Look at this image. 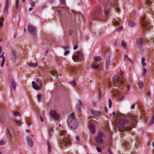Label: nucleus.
<instances>
[{
    "label": "nucleus",
    "instance_id": "obj_6",
    "mask_svg": "<svg viewBox=\"0 0 154 154\" xmlns=\"http://www.w3.org/2000/svg\"><path fill=\"white\" fill-rule=\"evenodd\" d=\"M141 22L144 28L149 29H151L152 28L153 26H151L149 22L146 21V18L143 17L141 20Z\"/></svg>",
    "mask_w": 154,
    "mask_h": 154
},
{
    "label": "nucleus",
    "instance_id": "obj_56",
    "mask_svg": "<svg viewBox=\"0 0 154 154\" xmlns=\"http://www.w3.org/2000/svg\"><path fill=\"white\" fill-rule=\"evenodd\" d=\"M4 52H2V54L0 56V57L1 58H3V59L4 58H5V57H4Z\"/></svg>",
    "mask_w": 154,
    "mask_h": 154
},
{
    "label": "nucleus",
    "instance_id": "obj_39",
    "mask_svg": "<svg viewBox=\"0 0 154 154\" xmlns=\"http://www.w3.org/2000/svg\"><path fill=\"white\" fill-rule=\"evenodd\" d=\"M124 57L125 58H126L128 61H129L130 62H131V60L128 57L127 55H124Z\"/></svg>",
    "mask_w": 154,
    "mask_h": 154
},
{
    "label": "nucleus",
    "instance_id": "obj_21",
    "mask_svg": "<svg viewBox=\"0 0 154 154\" xmlns=\"http://www.w3.org/2000/svg\"><path fill=\"white\" fill-rule=\"evenodd\" d=\"M27 141L28 145L32 147L33 146V142L32 139H30L29 137H28L27 139Z\"/></svg>",
    "mask_w": 154,
    "mask_h": 154
},
{
    "label": "nucleus",
    "instance_id": "obj_33",
    "mask_svg": "<svg viewBox=\"0 0 154 154\" xmlns=\"http://www.w3.org/2000/svg\"><path fill=\"white\" fill-rule=\"evenodd\" d=\"M123 146L127 147L128 149L130 147V145L128 143L125 142L123 144Z\"/></svg>",
    "mask_w": 154,
    "mask_h": 154
},
{
    "label": "nucleus",
    "instance_id": "obj_51",
    "mask_svg": "<svg viewBox=\"0 0 154 154\" xmlns=\"http://www.w3.org/2000/svg\"><path fill=\"white\" fill-rule=\"evenodd\" d=\"M5 142L4 140H2L0 142V145H3L5 143Z\"/></svg>",
    "mask_w": 154,
    "mask_h": 154
},
{
    "label": "nucleus",
    "instance_id": "obj_52",
    "mask_svg": "<svg viewBox=\"0 0 154 154\" xmlns=\"http://www.w3.org/2000/svg\"><path fill=\"white\" fill-rule=\"evenodd\" d=\"M130 85L129 84H128L127 85V91H129V90H130Z\"/></svg>",
    "mask_w": 154,
    "mask_h": 154
},
{
    "label": "nucleus",
    "instance_id": "obj_32",
    "mask_svg": "<svg viewBox=\"0 0 154 154\" xmlns=\"http://www.w3.org/2000/svg\"><path fill=\"white\" fill-rule=\"evenodd\" d=\"M37 100L38 102H40L41 100L42 96L40 94H38L37 96Z\"/></svg>",
    "mask_w": 154,
    "mask_h": 154
},
{
    "label": "nucleus",
    "instance_id": "obj_17",
    "mask_svg": "<svg viewBox=\"0 0 154 154\" xmlns=\"http://www.w3.org/2000/svg\"><path fill=\"white\" fill-rule=\"evenodd\" d=\"M32 87L33 89L36 90L40 89L39 87L37 86L35 82L32 81Z\"/></svg>",
    "mask_w": 154,
    "mask_h": 154
},
{
    "label": "nucleus",
    "instance_id": "obj_55",
    "mask_svg": "<svg viewBox=\"0 0 154 154\" xmlns=\"http://www.w3.org/2000/svg\"><path fill=\"white\" fill-rule=\"evenodd\" d=\"M49 149V153H50L51 152V146H50V145H49V149Z\"/></svg>",
    "mask_w": 154,
    "mask_h": 154
},
{
    "label": "nucleus",
    "instance_id": "obj_44",
    "mask_svg": "<svg viewBox=\"0 0 154 154\" xmlns=\"http://www.w3.org/2000/svg\"><path fill=\"white\" fill-rule=\"evenodd\" d=\"M19 0H16V8L17 9L19 8Z\"/></svg>",
    "mask_w": 154,
    "mask_h": 154
},
{
    "label": "nucleus",
    "instance_id": "obj_31",
    "mask_svg": "<svg viewBox=\"0 0 154 154\" xmlns=\"http://www.w3.org/2000/svg\"><path fill=\"white\" fill-rule=\"evenodd\" d=\"M154 123V116H153L151 120L149 122V125H152L153 123Z\"/></svg>",
    "mask_w": 154,
    "mask_h": 154
},
{
    "label": "nucleus",
    "instance_id": "obj_13",
    "mask_svg": "<svg viewBox=\"0 0 154 154\" xmlns=\"http://www.w3.org/2000/svg\"><path fill=\"white\" fill-rule=\"evenodd\" d=\"M28 30L29 32L31 34H34L36 32V29L33 26L29 25L28 26Z\"/></svg>",
    "mask_w": 154,
    "mask_h": 154
},
{
    "label": "nucleus",
    "instance_id": "obj_45",
    "mask_svg": "<svg viewBox=\"0 0 154 154\" xmlns=\"http://www.w3.org/2000/svg\"><path fill=\"white\" fill-rule=\"evenodd\" d=\"M71 83L72 86H76V82L74 80L72 81Z\"/></svg>",
    "mask_w": 154,
    "mask_h": 154
},
{
    "label": "nucleus",
    "instance_id": "obj_24",
    "mask_svg": "<svg viewBox=\"0 0 154 154\" xmlns=\"http://www.w3.org/2000/svg\"><path fill=\"white\" fill-rule=\"evenodd\" d=\"M100 14H97V13H95L93 14L94 17L92 20L94 19H100Z\"/></svg>",
    "mask_w": 154,
    "mask_h": 154
},
{
    "label": "nucleus",
    "instance_id": "obj_12",
    "mask_svg": "<svg viewBox=\"0 0 154 154\" xmlns=\"http://www.w3.org/2000/svg\"><path fill=\"white\" fill-rule=\"evenodd\" d=\"M76 69H78V71L79 70V69H78L77 67H76L72 66H70L69 67V70L70 71V72L71 74H76V73L78 72V71L77 72L76 71Z\"/></svg>",
    "mask_w": 154,
    "mask_h": 154
},
{
    "label": "nucleus",
    "instance_id": "obj_11",
    "mask_svg": "<svg viewBox=\"0 0 154 154\" xmlns=\"http://www.w3.org/2000/svg\"><path fill=\"white\" fill-rule=\"evenodd\" d=\"M68 125L72 129H76L78 127V123L77 121L72 122H69Z\"/></svg>",
    "mask_w": 154,
    "mask_h": 154
},
{
    "label": "nucleus",
    "instance_id": "obj_64",
    "mask_svg": "<svg viewBox=\"0 0 154 154\" xmlns=\"http://www.w3.org/2000/svg\"><path fill=\"white\" fill-rule=\"evenodd\" d=\"M78 48V46L77 45H75L74 48V50Z\"/></svg>",
    "mask_w": 154,
    "mask_h": 154
},
{
    "label": "nucleus",
    "instance_id": "obj_14",
    "mask_svg": "<svg viewBox=\"0 0 154 154\" xmlns=\"http://www.w3.org/2000/svg\"><path fill=\"white\" fill-rule=\"evenodd\" d=\"M11 90L12 92L13 91H15L17 85L13 79H11Z\"/></svg>",
    "mask_w": 154,
    "mask_h": 154
},
{
    "label": "nucleus",
    "instance_id": "obj_23",
    "mask_svg": "<svg viewBox=\"0 0 154 154\" xmlns=\"http://www.w3.org/2000/svg\"><path fill=\"white\" fill-rule=\"evenodd\" d=\"M82 104V102L80 100H79L77 104L76 105V107L77 109L79 111H81V107Z\"/></svg>",
    "mask_w": 154,
    "mask_h": 154
},
{
    "label": "nucleus",
    "instance_id": "obj_4",
    "mask_svg": "<svg viewBox=\"0 0 154 154\" xmlns=\"http://www.w3.org/2000/svg\"><path fill=\"white\" fill-rule=\"evenodd\" d=\"M60 75V74H58L56 71H55V69L53 68L52 67L51 68H49V79H52V77L53 76H54V80L56 81H58V78L59 76Z\"/></svg>",
    "mask_w": 154,
    "mask_h": 154
},
{
    "label": "nucleus",
    "instance_id": "obj_25",
    "mask_svg": "<svg viewBox=\"0 0 154 154\" xmlns=\"http://www.w3.org/2000/svg\"><path fill=\"white\" fill-rule=\"evenodd\" d=\"M91 68L94 69H98L100 68V66L98 65L94 64L91 66Z\"/></svg>",
    "mask_w": 154,
    "mask_h": 154
},
{
    "label": "nucleus",
    "instance_id": "obj_8",
    "mask_svg": "<svg viewBox=\"0 0 154 154\" xmlns=\"http://www.w3.org/2000/svg\"><path fill=\"white\" fill-rule=\"evenodd\" d=\"M103 133L100 132H98L97 136L96 137L95 140L97 142L99 143L102 144L103 143Z\"/></svg>",
    "mask_w": 154,
    "mask_h": 154
},
{
    "label": "nucleus",
    "instance_id": "obj_36",
    "mask_svg": "<svg viewBox=\"0 0 154 154\" xmlns=\"http://www.w3.org/2000/svg\"><path fill=\"white\" fill-rule=\"evenodd\" d=\"M145 59L144 57H142L141 58L142 64L143 66H145L146 65V63L145 62Z\"/></svg>",
    "mask_w": 154,
    "mask_h": 154
},
{
    "label": "nucleus",
    "instance_id": "obj_29",
    "mask_svg": "<svg viewBox=\"0 0 154 154\" xmlns=\"http://www.w3.org/2000/svg\"><path fill=\"white\" fill-rule=\"evenodd\" d=\"M135 25V23L133 21H130L128 23V25L129 26H131V27L134 26Z\"/></svg>",
    "mask_w": 154,
    "mask_h": 154
},
{
    "label": "nucleus",
    "instance_id": "obj_57",
    "mask_svg": "<svg viewBox=\"0 0 154 154\" xmlns=\"http://www.w3.org/2000/svg\"><path fill=\"white\" fill-rule=\"evenodd\" d=\"M135 107V105L134 104H133L132 105H131V109H134V108Z\"/></svg>",
    "mask_w": 154,
    "mask_h": 154
},
{
    "label": "nucleus",
    "instance_id": "obj_53",
    "mask_svg": "<svg viewBox=\"0 0 154 154\" xmlns=\"http://www.w3.org/2000/svg\"><path fill=\"white\" fill-rule=\"evenodd\" d=\"M69 53V51H65L64 53V55L65 56L67 55Z\"/></svg>",
    "mask_w": 154,
    "mask_h": 154
},
{
    "label": "nucleus",
    "instance_id": "obj_2",
    "mask_svg": "<svg viewBox=\"0 0 154 154\" xmlns=\"http://www.w3.org/2000/svg\"><path fill=\"white\" fill-rule=\"evenodd\" d=\"M112 79L114 85L119 88V90L120 89L119 88L121 86L124 87L126 85L122 81H119V77L117 75L114 76Z\"/></svg>",
    "mask_w": 154,
    "mask_h": 154
},
{
    "label": "nucleus",
    "instance_id": "obj_34",
    "mask_svg": "<svg viewBox=\"0 0 154 154\" xmlns=\"http://www.w3.org/2000/svg\"><path fill=\"white\" fill-rule=\"evenodd\" d=\"M8 134H9V136L10 137H12L13 135V132L11 130H8Z\"/></svg>",
    "mask_w": 154,
    "mask_h": 154
},
{
    "label": "nucleus",
    "instance_id": "obj_26",
    "mask_svg": "<svg viewBox=\"0 0 154 154\" xmlns=\"http://www.w3.org/2000/svg\"><path fill=\"white\" fill-rule=\"evenodd\" d=\"M94 60H95V62L97 61H100L102 60V59L100 57L98 56L96 57H94Z\"/></svg>",
    "mask_w": 154,
    "mask_h": 154
},
{
    "label": "nucleus",
    "instance_id": "obj_40",
    "mask_svg": "<svg viewBox=\"0 0 154 154\" xmlns=\"http://www.w3.org/2000/svg\"><path fill=\"white\" fill-rule=\"evenodd\" d=\"M146 72V69L144 68L143 69L142 72V74H143V76H144L145 75Z\"/></svg>",
    "mask_w": 154,
    "mask_h": 154
},
{
    "label": "nucleus",
    "instance_id": "obj_9",
    "mask_svg": "<svg viewBox=\"0 0 154 154\" xmlns=\"http://www.w3.org/2000/svg\"><path fill=\"white\" fill-rule=\"evenodd\" d=\"M136 41L137 48L139 49L141 48L143 45V42L142 39L140 38H137Z\"/></svg>",
    "mask_w": 154,
    "mask_h": 154
},
{
    "label": "nucleus",
    "instance_id": "obj_59",
    "mask_svg": "<svg viewBox=\"0 0 154 154\" xmlns=\"http://www.w3.org/2000/svg\"><path fill=\"white\" fill-rule=\"evenodd\" d=\"M76 139L78 141H79L80 140V137L79 136H77L76 137Z\"/></svg>",
    "mask_w": 154,
    "mask_h": 154
},
{
    "label": "nucleus",
    "instance_id": "obj_10",
    "mask_svg": "<svg viewBox=\"0 0 154 154\" xmlns=\"http://www.w3.org/2000/svg\"><path fill=\"white\" fill-rule=\"evenodd\" d=\"M74 121H77L75 119L74 113H72L69 116V118L68 120V124H69L70 122Z\"/></svg>",
    "mask_w": 154,
    "mask_h": 154
},
{
    "label": "nucleus",
    "instance_id": "obj_7",
    "mask_svg": "<svg viewBox=\"0 0 154 154\" xmlns=\"http://www.w3.org/2000/svg\"><path fill=\"white\" fill-rule=\"evenodd\" d=\"M50 116L53 119L58 120L60 118V115L54 110H51L50 112Z\"/></svg>",
    "mask_w": 154,
    "mask_h": 154
},
{
    "label": "nucleus",
    "instance_id": "obj_27",
    "mask_svg": "<svg viewBox=\"0 0 154 154\" xmlns=\"http://www.w3.org/2000/svg\"><path fill=\"white\" fill-rule=\"evenodd\" d=\"M47 9V5H45L43 6L41 8L40 11L42 12H45Z\"/></svg>",
    "mask_w": 154,
    "mask_h": 154
},
{
    "label": "nucleus",
    "instance_id": "obj_50",
    "mask_svg": "<svg viewBox=\"0 0 154 154\" xmlns=\"http://www.w3.org/2000/svg\"><path fill=\"white\" fill-rule=\"evenodd\" d=\"M96 149L98 152H101V148L98 146H97L96 147Z\"/></svg>",
    "mask_w": 154,
    "mask_h": 154
},
{
    "label": "nucleus",
    "instance_id": "obj_47",
    "mask_svg": "<svg viewBox=\"0 0 154 154\" xmlns=\"http://www.w3.org/2000/svg\"><path fill=\"white\" fill-rule=\"evenodd\" d=\"M5 58H4L3 59H2V63L1 64V66L2 67H3L4 65L5 62Z\"/></svg>",
    "mask_w": 154,
    "mask_h": 154
},
{
    "label": "nucleus",
    "instance_id": "obj_62",
    "mask_svg": "<svg viewBox=\"0 0 154 154\" xmlns=\"http://www.w3.org/2000/svg\"><path fill=\"white\" fill-rule=\"evenodd\" d=\"M61 2L63 4H65V0H61Z\"/></svg>",
    "mask_w": 154,
    "mask_h": 154
},
{
    "label": "nucleus",
    "instance_id": "obj_3",
    "mask_svg": "<svg viewBox=\"0 0 154 154\" xmlns=\"http://www.w3.org/2000/svg\"><path fill=\"white\" fill-rule=\"evenodd\" d=\"M129 122L128 121L125 119H122L119 122V124L121 125L119 126V128H118L119 130H121L122 132L123 131H130L131 129V127L126 126H124L123 125L128 123Z\"/></svg>",
    "mask_w": 154,
    "mask_h": 154
},
{
    "label": "nucleus",
    "instance_id": "obj_30",
    "mask_svg": "<svg viewBox=\"0 0 154 154\" xmlns=\"http://www.w3.org/2000/svg\"><path fill=\"white\" fill-rule=\"evenodd\" d=\"M28 66L32 67H35L37 66V63H31L29 64H28Z\"/></svg>",
    "mask_w": 154,
    "mask_h": 154
},
{
    "label": "nucleus",
    "instance_id": "obj_49",
    "mask_svg": "<svg viewBox=\"0 0 154 154\" xmlns=\"http://www.w3.org/2000/svg\"><path fill=\"white\" fill-rule=\"evenodd\" d=\"M113 23L116 26H118L119 24V23L118 21H114Z\"/></svg>",
    "mask_w": 154,
    "mask_h": 154
},
{
    "label": "nucleus",
    "instance_id": "obj_63",
    "mask_svg": "<svg viewBox=\"0 0 154 154\" xmlns=\"http://www.w3.org/2000/svg\"><path fill=\"white\" fill-rule=\"evenodd\" d=\"M3 24L2 22H0V27H2L3 26Z\"/></svg>",
    "mask_w": 154,
    "mask_h": 154
},
{
    "label": "nucleus",
    "instance_id": "obj_54",
    "mask_svg": "<svg viewBox=\"0 0 154 154\" xmlns=\"http://www.w3.org/2000/svg\"><path fill=\"white\" fill-rule=\"evenodd\" d=\"M37 82L39 83H40L41 82V80L39 78H38L37 79Z\"/></svg>",
    "mask_w": 154,
    "mask_h": 154
},
{
    "label": "nucleus",
    "instance_id": "obj_35",
    "mask_svg": "<svg viewBox=\"0 0 154 154\" xmlns=\"http://www.w3.org/2000/svg\"><path fill=\"white\" fill-rule=\"evenodd\" d=\"M121 45L124 48H126V44L123 41H122L121 42Z\"/></svg>",
    "mask_w": 154,
    "mask_h": 154
},
{
    "label": "nucleus",
    "instance_id": "obj_37",
    "mask_svg": "<svg viewBox=\"0 0 154 154\" xmlns=\"http://www.w3.org/2000/svg\"><path fill=\"white\" fill-rule=\"evenodd\" d=\"M146 4L145 5L146 6V7H147L148 6H149L150 5L152 2L150 0H147L146 1Z\"/></svg>",
    "mask_w": 154,
    "mask_h": 154
},
{
    "label": "nucleus",
    "instance_id": "obj_41",
    "mask_svg": "<svg viewBox=\"0 0 154 154\" xmlns=\"http://www.w3.org/2000/svg\"><path fill=\"white\" fill-rule=\"evenodd\" d=\"M104 11L105 15L106 16L108 15V14L109 13V10H107L106 9H104Z\"/></svg>",
    "mask_w": 154,
    "mask_h": 154
},
{
    "label": "nucleus",
    "instance_id": "obj_61",
    "mask_svg": "<svg viewBox=\"0 0 154 154\" xmlns=\"http://www.w3.org/2000/svg\"><path fill=\"white\" fill-rule=\"evenodd\" d=\"M114 45L116 46L117 45V40L115 41L114 42Z\"/></svg>",
    "mask_w": 154,
    "mask_h": 154
},
{
    "label": "nucleus",
    "instance_id": "obj_38",
    "mask_svg": "<svg viewBox=\"0 0 154 154\" xmlns=\"http://www.w3.org/2000/svg\"><path fill=\"white\" fill-rule=\"evenodd\" d=\"M13 113L14 115L15 116H18L20 117L21 116L20 114L18 112L14 111V112Z\"/></svg>",
    "mask_w": 154,
    "mask_h": 154
},
{
    "label": "nucleus",
    "instance_id": "obj_46",
    "mask_svg": "<svg viewBox=\"0 0 154 154\" xmlns=\"http://www.w3.org/2000/svg\"><path fill=\"white\" fill-rule=\"evenodd\" d=\"M56 59V60L57 61V64L60 65L61 64V62L59 61V58L57 57Z\"/></svg>",
    "mask_w": 154,
    "mask_h": 154
},
{
    "label": "nucleus",
    "instance_id": "obj_20",
    "mask_svg": "<svg viewBox=\"0 0 154 154\" xmlns=\"http://www.w3.org/2000/svg\"><path fill=\"white\" fill-rule=\"evenodd\" d=\"M110 62V58L109 56H107L106 58V66L107 68L109 67Z\"/></svg>",
    "mask_w": 154,
    "mask_h": 154
},
{
    "label": "nucleus",
    "instance_id": "obj_43",
    "mask_svg": "<svg viewBox=\"0 0 154 154\" xmlns=\"http://www.w3.org/2000/svg\"><path fill=\"white\" fill-rule=\"evenodd\" d=\"M109 102V107L111 108V105L112 104V103L111 99H109L108 100Z\"/></svg>",
    "mask_w": 154,
    "mask_h": 154
},
{
    "label": "nucleus",
    "instance_id": "obj_15",
    "mask_svg": "<svg viewBox=\"0 0 154 154\" xmlns=\"http://www.w3.org/2000/svg\"><path fill=\"white\" fill-rule=\"evenodd\" d=\"M9 3V0H5V5L4 12L7 13L8 12V8Z\"/></svg>",
    "mask_w": 154,
    "mask_h": 154
},
{
    "label": "nucleus",
    "instance_id": "obj_16",
    "mask_svg": "<svg viewBox=\"0 0 154 154\" xmlns=\"http://www.w3.org/2000/svg\"><path fill=\"white\" fill-rule=\"evenodd\" d=\"M54 137V132L52 128H49V138L52 139Z\"/></svg>",
    "mask_w": 154,
    "mask_h": 154
},
{
    "label": "nucleus",
    "instance_id": "obj_19",
    "mask_svg": "<svg viewBox=\"0 0 154 154\" xmlns=\"http://www.w3.org/2000/svg\"><path fill=\"white\" fill-rule=\"evenodd\" d=\"M89 128L91 131L92 134L95 133V127L94 125L91 124H90L89 125Z\"/></svg>",
    "mask_w": 154,
    "mask_h": 154
},
{
    "label": "nucleus",
    "instance_id": "obj_28",
    "mask_svg": "<svg viewBox=\"0 0 154 154\" xmlns=\"http://www.w3.org/2000/svg\"><path fill=\"white\" fill-rule=\"evenodd\" d=\"M138 84L139 88L142 89L143 86V82L141 81H139L138 82Z\"/></svg>",
    "mask_w": 154,
    "mask_h": 154
},
{
    "label": "nucleus",
    "instance_id": "obj_22",
    "mask_svg": "<svg viewBox=\"0 0 154 154\" xmlns=\"http://www.w3.org/2000/svg\"><path fill=\"white\" fill-rule=\"evenodd\" d=\"M91 113L96 116H99L100 115V113L99 112L96 111L92 109L91 110Z\"/></svg>",
    "mask_w": 154,
    "mask_h": 154
},
{
    "label": "nucleus",
    "instance_id": "obj_5",
    "mask_svg": "<svg viewBox=\"0 0 154 154\" xmlns=\"http://www.w3.org/2000/svg\"><path fill=\"white\" fill-rule=\"evenodd\" d=\"M73 60L75 62H81L83 60V55L80 51H78L75 53L72 57Z\"/></svg>",
    "mask_w": 154,
    "mask_h": 154
},
{
    "label": "nucleus",
    "instance_id": "obj_60",
    "mask_svg": "<svg viewBox=\"0 0 154 154\" xmlns=\"http://www.w3.org/2000/svg\"><path fill=\"white\" fill-rule=\"evenodd\" d=\"M40 120L41 122H43V117H42V116H40Z\"/></svg>",
    "mask_w": 154,
    "mask_h": 154
},
{
    "label": "nucleus",
    "instance_id": "obj_18",
    "mask_svg": "<svg viewBox=\"0 0 154 154\" xmlns=\"http://www.w3.org/2000/svg\"><path fill=\"white\" fill-rule=\"evenodd\" d=\"M137 117L136 115H133L132 116L131 118V121H132V122L133 123L132 125L135 124L137 122Z\"/></svg>",
    "mask_w": 154,
    "mask_h": 154
},
{
    "label": "nucleus",
    "instance_id": "obj_58",
    "mask_svg": "<svg viewBox=\"0 0 154 154\" xmlns=\"http://www.w3.org/2000/svg\"><path fill=\"white\" fill-rule=\"evenodd\" d=\"M99 91V97L100 98L101 97V95L100 94V91L99 89H98V91Z\"/></svg>",
    "mask_w": 154,
    "mask_h": 154
},
{
    "label": "nucleus",
    "instance_id": "obj_48",
    "mask_svg": "<svg viewBox=\"0 0 154 154\" xmlns=\"http://www.w3.org/2000/svg\"><path fill=\"white\" fill-rule=\"evenodd\" d=\"M30 4L32 7H34L35 5V3L34 1H33L32 0H31L30 2Z\"/></svg>",
    "mask_w": 154,
    "mask_h": 154
},
{
    "label": "nucleus",
    "instance_id": "obj_42",
    "mask_svg": "<svg viewBox=\"0 0 154 154\" xmlns=\"http://www.w3.org/2000/svg\"><path fill=\"white\" fill-rule=\"evenodd\" d=\"M13 121H14V122H15L16 123L17 125H21L20 122L19 121H18L15 119H14L13 120Z\"/></svg>",
    "mask_w": 154,
    "mask_h": 154
},
{
    "label": "nucleus",
    "instance_id": "obj_1",
    "mask_svg": "<svg viewBox=\"0 0 154 154\" xmlns=\"http://www.w3.org/2000/svg\"><path fill=\"white\" fill-rule=\"evenodd\" d=\"M60 135L59 136V137L60 141H62V142L63 143L65 146L66 145L69 144L70 141L66 131L64 130H61L60 131Z\"/></svg>",
    "mask_w": 154,
    "mask_h": 154
}]
</instances>
